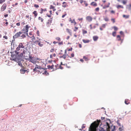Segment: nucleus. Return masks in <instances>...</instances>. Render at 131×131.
<instances>
[{
	"mask_svg": "<svg viewBox=\"0 0 131 131\" xmlns=\"http://www.w3.org/2000/svg\"><path fill=\"white\" fill-rule=\"evenodd\" d=\"M29 71L28 70H26L24 69V72L25 73V72H28Z\"/></svg>",
	"mask_w": 131,
	"mask_h": 131,
	"instance_id": "nucleus-59",
	"label": "nucleus"
},
{
	"mask_svg": "<svg viewBox=\"0 0 131 131\" xmlns=\"http://www.w3.org/2000/svg\"><path fill=\"white\" fill-rule=\"evenodd\" d=\"M74 54L73 53H72L71 54V57H70V58H71V57H73L74 56Z\"/></svg>",
	"mask_w": 131,
	"mask_h": 131,
	"instance_id": "nucleus-51",
	"label": "nucleus"
},
{
	"mask_svg": "<svg viewBox=\"0 0 131 131\" xmlns=\"http://www.w3.org/2000/svg\"><path fill=\"white\" fill-rule=\"evenodd\" d=\"M34 6L35 7L37 8H38L39 7V6L38 5L36 4H34Z\"/></svg>",
	"mask_w": 131,
	"mask_h": 131,
	"instance_id": "nucleus-42",
	"label": "nucleus"
},
{
	"mask_svg": "<svg viewBox=\"0 0 131 131\" xmlns=\"http://www.w3.org/2000/svg\"><path fill=\"white\" fill-rule=\"evenodd\" d=\"M107 24H103L102 25V26L100 27V30L102 31L103 30V29L104 28H105L106 25Z\"/></svg>",
	"mask_w": 131,
	"mask_h": 131,
	"instance_id": "nucleus-11",
	"label": "nucleus"
},
{
	"mask_svg": "<svg viewBox=\"0 0 131 131\" xmlns=\"http://www.w3.org/2000/svg\"><path fill=\"white\" fill-rule=\"evenodd\" d=\"M79 47L80 48H81L82 47V45L81 44H79Z\"/></svg>",
	"mask_w": 131,
	"mask_h": 131,
	"instance_id": "nucleus-61",
	"label": "nucleus"
},
{
	"mask_svg": "<svg viewBox=\"0 0 131 131\" xmlns=\"http://www.w3.org/2000/svg\"><path fill=\"white\" fill-rule=\"evenodd\" d=\"M54 51V49H52L50 50V52H53Z\"/></svg>",
	"mask_w": 131,
	"mask_h": 131,
	"instance_id": "nucleus-58",
	"label": "nucleus"
},
{
	"mask_svg": "<svg viewBox=\"0 0 131 131\" xmlns=\"http://www.w3.org/2000/svg\"><path fill=\"white\" fill-rule=\"evenodd\" d=\"M48 68H51V69H53L54 70V66L53 65H52L51 66H48Z\"/></svg>",
	"mask_w": 131,
	"mask_h": 131,
	"instance_id": "nucleus-22",
	"label": "nucleus"
},
{
	"mask_svg": "<svg viewBox=\"0 0 131 131\" xmlns=\"http://www.w3.org/2000/svg\"><path fill=\"white\" fill-rule=\"evenodd\" d=\"M37 67L33 69L34 71L38 72L39 71H41V70H44V68H42L41 67L38 65H37Z\"/></svg>",
	"mask_w": 131,
	"mask_h": 131,
	"instance_id": "nucleus-5",
	"label": "nucleus"
},
{
	"mask_svg": "<svg viewBox=\"0 0 131 131\" xmlns=\"http://www.w3.org/2000/svg\"><path fill=\"white\" fill-rule=\"evenodd\" d=\"M38 20H40L42 22H43V18H41V17H39L38 18Z\"/></svg>",
	"mask_w": 131,
	"mask_h": 131,
	"instance_id": "nucleus-32",
	"label": "nucleus"
},
{
	"mask_svg": "<svg viewBox=\"0 0 131 131\" xmlns=\"http://www.w3.org/2000/svg\"><path fill=\"white\" fill-rule=\"evenodd\" d=\"M5 0H0V4H1L2 3L5 2Z\"/></svg>",
	"mask_w": 131,
	"mask_h": 131,
	"instance_id": "nucleus-52",
	"label": "nucleus"
},
{
	"mask_svg": "<svg viewBox=\"0 0 131 131\" xmlns=\"http://www.w3.org/2000/svg\"><path fill=\"white\" fill-rule=\"evenodd\" d=\"M25 48V46L24 45V44L22 43H19L18 47L16 48V50L18 51H22V49H24Z\"/></svg>",
	"mask_w": 131,
	"mask_h": 131,
	"instance_id": "nucleus-4",
	"label": "nucleus"
},
{
	"mask_svg": "<svg viewBox=\"0 0 131 131\" xmlns=\"http://www.w3.org/2000/svg\"><path fill=\"white\" fill-rule=\"evenodd\" d=\"M29 28V27L28 26V25H27L25 26V28H23L22 29V31H23V33L26 34V35L28 36V34L27 32L28 31Z\"/></svg>",
	"mask_w": 131,
	"mask_h": 131,
	"instance_id": "nucleus-6",
	"label": "nucleus"
},
{
	"mask_svg": "<svg viewBox=\"0 0 131 131\" xmlns=\"http://www.w3.org/2000/svg\"><path fill=\"white\" fill-rule=\"evenodd\" d=\"M18 51V50H16V51H15V53L17 54H19L20 52L19 51Z\"/></svg>",
	"mask_w": 131,
	"mask_h": 131,
	"instance_id": "nucleus-41",
	"label": "nucleus"
},
{
	"mask_svg": "<svg viewBox=\"0 0 131 131\" xmlns=\"http://www.w3.org/2000/svg\"><path fill=\"white\" fill-rule=\"evenodd\" d=\"M100 131H105L103 128L101 129V130H100Z\"/></svg>",
	"mask_w": 131,
	"mask_h": 131,
	"instance_id": "nucleus-64",
	"label": "nucleus"
},
{
	"mask_svg": "<svg viewBox=\"0 0 131 131\" xmlns=\"http://www.w3.org/2000/svg\"><path fill=\"white\" fill-rule=\"evenodd\" d=\"M41 11L40 12V13L42 14L43 13V11H45L46 10V9L45 10H44L43 9L41 8Z\"/></svg>",
	"mask_w": 131,
	"mask_h": 131,
	"instance_id": "nucleus-49",
	"label": "nucleus"
},
{
	"mask_svg": "<svg viewBox=\"0 0 131 131\" xmlns=\"http://www.w3.org/2000/svg\"><path fill=\"white\" fill-rule=\"evenodd\" d=\"M52 20V18H51L48 20V21H47L46 23L47 25V26H49L51 25Z\"/></svg>",
	"mask_w": 131,
	"mask_h": 131,
	"instance_id": "nucleus-9",
	"label": "nucleus"
},
{
	"mask_svg": "<svg viewBox=\"0 0 131 131\" xmlns=\"http://www.w3.org/2000/svg\"><path fill=\"white\" fill-rule=\"evenodd\" d=\"M83 59H85L86 61H88L89 60V59L87 57L85 56H83Z\"/></svg>",
	"mask_w": 131,
	"mask_h": 131,
	"instance_id": "nucleus-25",
	"label": "nucleus"
},
{
	"mask_svg": "<svg viewBox=\"0 0 131 131\" xmlns=\"http://www.w3.org/2000/svg\"><path fill=\"white\" fill-rule=\"evenodd\" d=\"M6 6V4L5 3L2 6V7L1 8V10L2 11H4L5 9Z\"/></svg>",
	"mask_w": 131,
	"mask_h": 131,
	"instance_id": "nucleus-10",
	"label": "nucleus"
},
{
	"mask_svg": "<svg viewBox=\"0 0 131 131\" xmlns=\"http://www.w3.org/2000/svg\"><path fill=\"white\" fill-rule=\"evenodd\" d=\"M26 35L25 34H23L20 36L21 38H24L26 37Z\"/></svg>",
	"mask_w": 131,
	"mask_h": 131,
	"instance_id": "nucleus-28",
	"label": "nucleus"
},
{
	"mask_svg": "<svg viewBox=\"0 0 131 131\" xmlns=\"http://www.w3.org/2000/svg\"><path fill=\"white\" fill-rule=\"evenodd\" d=\"M99 10V8L98 7L95 9V10L96 11L98 12Z\"/></svg>",
	"mask_w": 131,
	"mask_h": 131,
	"instance_id": "nucleus-50",
	"label": "nucleus"
},
{
	"mask_svg": "<svg viewBox=\"0 0 131 131\" xmlns=\"http://www.w3.org/2000/svg\"><path fill=\"white\" fill-rule=\"evenodd\" d=\"M91 5L93 6H97V4L96 3L93 2L91 3Z\"/></svg>",
	"mask_w": 131,
	"mask_h": 131,
	"instance_id": "nucleus-17",
	"label": "nucleus"
},
{
	"mask_svg": "<svg viewBox=\"0 0 131 131\" xmlns=\"http://www.w3.org/2000/svg\"><path fill=\"white\" fill-rule=\"evenodd\" d=\"M123 17L124 18H128L129 17V15H123Z\"/></svg>",
	"mask_w": 131,
	"mask_h": 131,
	"instance_id": "nucleus-29",
	"label": "nucleus"
},
{
	"mask_svg": "<svg viewBox=\"0 0 131 131\" xmlns=\"http://www.w3.org/2000/svg\"><path fill=\"white\" fill-rule=\"evenodd\" d=\"M126 3H127V2H126V1H123L122 2V3H123L124 4H125Z\"/></svg>",
	"mask_w": 131,
	"mask_h": 131,
	"instance_id": "nucleus-54",
	"label": "nucleus"
},
{
	"mask_svg": "<svg viewBox=\"0 0 131 131\" xmlns=\"http://www.w3.org/2000/svg\"><path fill=\"white\" fill-rule=\"evenodd\" d=\"M44 72L42 74L44 75H49V73H48L47 72L45 71V69H44V70L43 71Z\"/></svg>",
	"mask_w": 131,
	"mask_h": 131,
	"instance_id": "nucleus-19",
	"label": "nucleus"
},
{
	"mask_svg": "<svg viewBox=\"0 0 131 131\" xmlns=\"http://www.w3.org/2000/svg\"><path fill=\"white\" fill-rule=\"evenodd\" d=\"M66 31H67V32H68L70 34H71V30L67 28L66 29Z\"/></svg>",
	"mask_w": 131,
	"mask_h": 131,
	"instance_id": "nucleus-31",
	"label": "nucleus"
},
{
	"mask_svg": "<svg viewBox=\"0 0 131 131\" xmlns=\"http://www.w3.org/2000/svg\"><path fill=\"white\" fill-rule=\"evenodd\" d=\"M38 45L40 47H42L43 45V44H41L40 42H39Z\"/></svg>",
	"mask_w": 131,
	"mask_h": 131,
	"instance_id": "nucleus-39",
	"label": "nucleus"
},
{
	"mask_svg": "<svg viewBox=\"0 0 131 131\" xmlns=\"http://www.w3.org/2000/svg\"><path fill=\"white\" fill-rule=\"evenodd\" d=\"M116 7L118 9H119L120 8H124V7L123 6L121 5H118Z\"/></svg>",
	"mask_w": 131,
	"mask_h": 131,
	"instance_id": "nucleus-23",
	"label": "nucleus"
},
{
	"mask_svg": "<svg viewBox=\"0 0 131 131\" xmlns=\"http://www.w3.org/2000/svg\"><path fill=\"white\" fill-rule=\"evenodd\" d=\"M106 124L107 131H114L115 130V126H112L110 127L108 123L106 122Z\"/></svg>",
	"mask_w": 131,
	"mask_h": 131,
	"instance_id": "nucleus-2",
	"label": "nucleus"
},
{
	"mask_svg": "<svg viewBox=\"0 0 131 131\" xmlns=\"http://www.w3.org/2000/svg\"><path fill=\"white\" fill-rule=\"evenodd\" d=\"M117 123L118 125V126H121V124L119 123V121H117Z\"/></svg>",
	"mask_w": 131,
	"mask_h": 131,
	"instance_id": "nucleus-48",
	"label": "nucleus"
},
{
	"mask_svg": "<svg viewBox=\"0 0 131 131\" xmlns=\"http://www.w3.org/2000/svg\"><path fill=\"white\" fill-rule=\"evenodd\" d=\"M54 70H56L59 68V65L56 64L54 66Z\"/></svg>",
	"mask_w": 131,
	"mask_h": 131,
	"instance_id": "nucleus-16",
	"label": "nucleus"
},
{
	"mask_svg": "<svg viewBox=\"0 0 131 131\" xmlns=\"http://www.w3.org/2000/svg\"><path fill=\"white\" fill-rule=\"evenodd\" d=\"M3 38H5V39H8L7 37L6 36H4L3 37Z\"/></svg>",
	"mask_w": 131,
	"mask_h": 131,
	"instance_id": "nucleus-60",
	"label": "nucleus"
},
{
	"mask_svg": "<svg viewBox=\"0 0 131 131\" xmlns=\"http://www.w3.org/2000/svg\"><path fill=\"white\" fill-rule=\"evenodd\" d=\"M99 38V37L97 36H94L93 37V39L94 41H97Z\"/></svg>",
	"mask_w": 131,
	"mask_h": 131,
	"instance_id": "nucleus-15",
	"label": "nucleus"
},
{
	"mask_svg": "<svg viewBox=\"0 0 131 131\" xmlns=\"http://www.w3.org/2000/svg\"><path fill=\"white\" fill-rule=\"evenodd\" d=\"M101 118L102 120L103 121H104H104H105V117H101Z\"/></svg>",
	"mask_w": 131,
	"mask_h": 131,
	"instance_id": "nucleus-57",
	"label": "nucleus"
},
{
	"mask_svg": "<svg viewBox=\"0 0 131 131\" xmlns=\"http://www.w3.org/2000/svg\"><path fill=\"white\" fill-rule=\"evenodd\" d=\"M30 38H32V41L33 42V40H35L36 38L33 35L32 37H30Z\"/></svg>",
	"mask_w": 131,
	"mask_h": 131,
	"instance_id": "nucleus-38",
	"label": "nucleus"
},
{
	"mask_svg": "<svg viewBox=\"0 0 131 131\" xmlns=\"http://www.w3.org/2000/svg\"><path fill=\"white\" fill-rule=\"evenodd\" d=\"M58 44L59 45H62L63 44V42H61L58 43Z\"/></svg>",
	"mask_w": 131,
	"mask_h": 131,
	"instance_id": "nucleus-62",
	"label": "nucleus"
},
{
	"mask_svg": "<svg viewBox=\"0 0 131 131\" xmlns=\"http://www.w3.org/2000/svg\"><path fill=\"white\" fill-rule=\"evenodd\" d=\"M116 32L115 31H114L112 32V35L114 37H115L116 36Z\"/></svg>",
	"mask_w": 131,
	"mask_h": 131,
	"instance_id": "nucleus-36",
	"label": "nucleus"
},
{
	"mask_svg": "<svg viewBox=\"0 0 131 131\" xmlns=\"http://www.w3.org/2000/svg\"><path fill=\"white\" fill-rule=\"evenodd\" d=\"M82 41L83 42L85 43H88L90 41V40H89L83 39Z\"/></svg>",
	"mask_w": 131,
	"mask_h": 131,
	"instance_id": "nucleus-20",
	"label": "nucleus"
},
{
	"mask_svg": "<svg viewBox=\"0 0 131 131\" xmlns=\"http://www.w3.org/2000/svg\"><path fill=\"white\" fill-rule=\"evenodd\" d=\"M83 3H84V4L85 5V6H88V4L86 1H84Z\"/></svg>",
	"mask_w": 131,
	"mask_h": 131,
	"instance_id": "nucleus-30",
	"label": "nucleus"
},
{
	"mask_svg": "<svg viewBox=\"0 0 131 131\" xmlns=\"http://www.w3.org/2000/svg\"><path fill=\"white\" fill-rule=\"evenodd\" d=\"M39 40H36L35 41H33V42L34 43H39Z\"/></svg>",
	"mask_w": 131,
	"mask_h": 131,
	"instance_id": "nucleus-45",
	"label": "nucleus"
},
{
	"mask_svg": "<svg viewBox=\"0 0 131 131\" xmlns=\"http://www.w3.org/2000/svg\"><path fill=\"white\" fill-rule=\"evenodd\" d=\"M27 48H24L23 49V53L24 54H25L26 53L27 51Z\"/></svg>",
	"mask_w": 131,
	"mask_h": 131,
	"instance_id": "nucleus-21",
	"label": "nucleus"
},
{
	"mask_svg": "<svg viewBox=\"0 0 131 131\" xmlns=\"http://www.w3.org/2000/svg\"><path fill=\"white\" fill-rule=\"evenodd\" d=\"M55 8V7L53 5H51L50 6V9H52L53 8Z\"/></svg>",
	"mask_w": 131,
	"mask_h": 131,
	"instance_id": "nucleus-43",
	"label": "nucleus"
},
{
	"mask_svg": "<svg viewBox=\"0 0 131 131\" xmlns=\"http://www.w3.org/2000/svg\"><path fill=\"white\" fill-rule=\"evenodd\" d=\"M67 53V52L66 50L65 51V54L63 55L62 56H61L60 57V58H63L64 59H65L66 58L67 55L66 54Z\"/></svg>",
	"mask_w": 131,
	"mask_h": 131,
	"instance_id": "nucleus-13",
	"label": "nucleus"
},
{
	"mask_svg": "<svg viewBox=\"0 0 131 131\" xmlns=\"http://www.w3.org/2000/svg\"><path fill=\"white\" fill-rule=\"evenodd\" d=\"M59 68H60L61 69H62L63 68L61 65H60L59 66Z\"/></svg>",
	"mask_w": 131,
	"mask_h": 131,
	"instance_id": "nucleus-55",
	"label": "nucleus"
},
{
	"mask_svg": "<svg viewBox=\"0 0 131 131\" xmlns=\"http://www.w3.org/2000/svg\"><path fill=\"white\" fill-rule=\"evenodd\" d=\"M28 60L30 62H31L33 63H35L36 62L37 59L35 58L34 57H32L30 55H29V58Z\"/></svg>",
	"mask_w": 131,
	"mask_h": 131,
	"instance_id": "nucleus-3",
	"label": "nucleus"
},
{
	"mask_svg": "<svg viewBox=\"0 0 131 131\" xmlns=\"http://www.w3.org/2000/svg\"><path fill=\"white\" fill-rule=\"evenodd\" d=\"M113 28H114V30L115 31H117L118 29V28L115 26H114Z\"/></svg>",
	"mask_w": 131,
	"mask_h": 131,
	"instance_id": "nucleus-37",
	"label": "nucleus"
},
{
	"mask_svg": "<svg viewBox=\"0 0 131 131\" xmlns=\"http://www.w3.org/2000/svg\"><path fill=\"white\" fill-rule=\"evenodd\" d=\"M68 6V3L66 2H63L62 3V7L64 8L67 7Z\"/></svg>",
	"mask_w": 131,
	"mask_h": 131,
	"instance_id": "nucleus-12",
	"label": "nucleus"
},
{
	"mask_svg": "<svg viewBox=\"0 0 131 131\" xmlns=\"http://www.w3.org/2000/svg\"><path fill=\"white\" fill-rule=\"evenodd\" d=\"M78 19L79 21H81V22L83 21V18H79Z\"/></svg>",
	"mask_w": 131,
	"mask_h": 131,
	"instance_id": "nucleus-44",
	"label": "nucleus"
},
{
	"mask_svg": "<svg viewBox=\"0 0 131 131\" xmlns=\"http://www.w3.org/2000/svg\"><path fill=\"white\" fill-rule=\"evenodd\" d=\"M70 20L69 21L71 22V23H73L74 25H75L77 24L76 22L75 21L74 19L72 20L71 18H70Z\"/></svg>",
	"mask_w": 131,
	"mask_h": 131,
	"instance_id": "nucleus-14",
	"label": "nucleus"
},
{
	"mask_svg": "<svg viewBox=\"0 0 131 131\" xmlns=\"http://www.w3.org/2000/svg\"><path fill=\"white\" fill-rule=\"evenodd\" d=\"M117 38L118 40H121V37L119 35H117Z\"/></svg>",
	"mask_w": 131,
	"mask_h": 131,
	"instance_id": "nucleus-35",
	"label": "nucleus"
},
{
	"mask_svg": "<svg viewBox=\"0 0 131 131\" xmlns=\"http://www.w3.org/2000/svg\"><path fill=\"white\" fill-rule=\"evenodd\" d=\"M77 1L79 2L81 4H82L84 1L83 0H77Z\"/></svg>",
	"mask_w": 131,
	"mask_h": 131,
	"instance_id": "nucleus-27",
	"label": "nucleus"
},
{
	"mask_svg": "<svg viewBox=\"0 0 131 131\" xmlns=\"http://www.w3.org/2000/svg\"><path fill=\"white\" fill-rule=\"evenodd\" d=\"M100 120H97L95 121L91 125L89 129V131H96V128L99 125V123L100 122Z\"/></svg>",
	"mask_w": 131,
	"mask_h": 131,
	"instance_id": "nucleus-1",
	"label": "nucleus"
},
{
	"mask_svg": "<svg viewBox=\"0 0 131 131\" xmlns=\"http://www.w3.org/2000/svg\"><path fill=\"white\" fill-rule=\"evenodd\" d=\"M104 20L106 21H108L109 20L108 18L107 17L104 18Z\"/></svg>",
	"mask_w": 131,
	"mask_h": 131,
	"instance_id": "nucleus-53",
	"label": "nucleus"
},
{
	"mask_svg": "<svg viewBox=\"0 0 131 131\" xmlns=\"http://www.w3.org/2000/svg\"><path fill=\"white\" fill-rule=\"evenodd\" d=\"M74 28H75V29H74V31H76L78 30V27H75Z\"/></svg>",
	"mask_w": 131,
	"mask_h": 131,
	"instance_id": "nucleus-46",
	"label": "nucleus"
},
{
	"mask_svg": "<svg viewBox=\"0 0 131 131\" xmlns=\"http://www.w3.org/2000/svg\"><path fill=\"white\" fill-rule=\"evenodd\" d=\"M39 31L38 30H37V34L38 35V36H39Z\"/></svg>",
	"mask_w": 131,
	"mask_h": 131,
	"instance_id": "nucleus-56",
	"label": "nucleus"
},
{
	"mask_svg": "<svg viewBox=\"0 0 131 131\" xmlns=\"http://www.w3.org/2000/svg\"><path fill=\"white\" fill-rule=\"evenodd\" d=\"M82 32L83 34H85L87 33V31L84 30H82Z\"/></svg>",
	"mask_w": 131,
	"mask_h": 131,
	"instance_id": "nucleus-33",
	"label": "nucleus"
},
{
	"mask_svg": "<svg viewBox=\"0 0 131 131\" xmlns=\"http://www.w3.org/2000/svg\"><path fill=\"white\" fill-rule=\"evenodd\" d=\"M20 72L21 73V74H24L25 73L24 72V69H21L20 70Z\"/></svg>",
	"mask_w": 131,
	"mask_h": 131,
	"instance_id": "nucleus-26",
	"label": "nucleus"
},
{
	"mask_svg": "<svg viewBox=\"0 0 131 131\" xmlns=\"http://www.w3.org/2000/svg\"><path fill=\"white\" fill-rule=\"evenodd\" d=\"M119 130L120 131H122L123 130V126H122V127L119 128Z\"/></svg>",
	"mask_w": 131,
	"mask_h": 131,
	"instance_id": "nucleus-34",
	"label": "nucleus"
},
{
	"mask_svg": "<svg viewBox=\"0 0 131 131\" xmlns=\"http://www.w3.org/2000/svg\"><path fill=\"white\" fill-rule=\"evenodd\" d=\"M86 20L89 22L91 21L92 20V18L90 16H88L86 17Z\"/></svg>",
	"mask_w": 131,
	"mask_h": 131,
	"instance_id": "nucleus-8",
	"label": "nucleus"
},
{
	"mask_svg": "<svg viewBox=\"0 0 131 131\" xmlns=\"http://www.w3.org/2000/svg\"><path fill=\"white\" fill-rule=\"evenodd\" d=\"M56 39L58 41H61V39L59 37H57L56 38Z\"/></svg>",
	"mask_w": 131,
	"mask_h": 131,
	"instance_id": "nucleus-40",
	"label": "nucleus"
},
{
	"mask_svg": "<svg viewBox=\"0 0 131 131\" xmlns=\"http://www.w3.org/2000/svg\"><path fill=\"white\" fill-rule=\"evenodd\" d=\"M23 33L22 31H19L17 32L13 36V38L15 39L17 38L18 37H19L20 35Z\"/></svg>",
	"mask_w": 131,
	"mask_h": 131,
	"instance_id": "nucleus-7",
	"label": "nucleus"
},
{
	"mask_svg": "<svg viewBox=\"0 0 131 131\" xmlns=\"http://www.w3.org/2000/svg\"><path fill=\"white\" fill-rule=\"evenodd\" d=\"M111 21L113 22V23H114L115 22V19L112 18L111 19Z\"/></svg>",
	"mask_w": 131,
	"mask_h": 131,
	"instance_id": "nucleus-47",
	"label": "nucleus"
},
{
	"mask_svg": "<svg viewBox=\"0 0 131 131\" xmlns=\"http://www.w3.org/2000/svg\"><path fill=\"white\" fill-rule=\"evenodd\" d=\"M125 103L126 104H128L129 103V100L128 99H126L125 100Z\"/></svg>",
	"mask_w": 131,
	"mask_h": 131,
	"instance_id": "nucleus-24",
	"label": "nucleus"
},
{
	"mask_svg": "<svg viewBox=\"0 0 131 131\" xmlns=\"http://www.w3.org/2000/svg\"><path fill=\"white\" fill-rule=\"evenodd\" d=\"M111 13L112 14H114L115 13V12L113 10H111Z\"/></svg>",
	"mask_w": 131,
	"mask_h": 131,
	"instance_id": "nucleus-63",
	"label": "nucleus"
},
{
	"mask_svg": "<svg viewBox=\"0 0 131 131\" xmlns=\"http://www.w3.org/2000/svg\"><path fill=\"white\" fill-rule=\"evenodd\" d=\"M32 13L34 15V17L35 18H36L38 15V13L36 11H34Z\"/></svg>",
	"mask_w": 131,
	"mask_h": 131,
	"instance_id": "nucleus-18",
	"label": "nucleus"
}]
</instances>
